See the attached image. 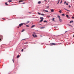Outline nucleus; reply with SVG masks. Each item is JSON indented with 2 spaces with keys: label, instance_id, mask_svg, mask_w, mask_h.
Here are the masks:
<instances>
[{
  "label": "nucleus",
  "instance_id": "obj_1",
  "mask_svg": "<svg viewBox=\"0 0 74 74\" xmlns=\"http://www.w3.org/2000/svg\"><path fill=\"white\" fill-rule=\"evenodd\" d=\"M25 24V23H22L19 24V27H21L22 26H23V24Z\"/></svg>",
  "mask_w": 74,
  "mask_h": 74
},
{
  "label": "nucleus",
  "instance_id": "obj_2",
  "mask_svg": "<svg viewBox=\"0 0 74 74\" xmlns=\"http://www.w3.org/2000/svg\"><path fill=\"white\" fill-rule=\"evenodd\" d=\"M32 36L34 37L35 38H36V37H37V36L36 34H32Z\"/></svg>",
  "mask_w": 74,
  "mask_h": 74
},
{
  "label": "nucleus",
  "instance_id": "obj_3",
  "mask_svg": "<svg viewBox=\"0 0 74 74\" xmlns=\"http://www.w3.org/2000/svg\"><path fill=\"white\" fill-rule=\"evenodd\" d=\"M50 45H56V44L54 43H50Z\"/></svg>",
  "mask_w": 74,
  "mask_h": 74
},
{
  "label": "nucleus",
  "instance_id": "obj_4",
  "mask_svg": "<svg viewBox=\"0 0 74 74\" xmlns=\"http://www.w3.org/2000/svg\"><path fill=\"white\" fill-rule=\"evenodd\" d=\"M25 1H26V0H25ZM24 1V0H20L19 1L18 3H20V2H23V1Z\"/></svg>",
  "mask_w": 74,
  "mask_h": 74
},
{
  "label": "nucleus",
  "instance_id": "obj_5",
  "mask_svg": "<svg viewBox=\"0 0 74 74\" xmlns=\"http://www.w3.org/2000/svg\"><path fill=\"white\" fill-rule=\"evenodd\" d=\"M29 22H30V21H28L27 22V23H25L26 24H27L29 23Z\"/></svg>",
  "mask_w": 74,
  "mask_h": 74
},
{
  "label": "nucleus",
  "instance_id": "obj_6",
  "mask_svg": "<svg viewBox=\"0 0 74 74\" xmlns=\"http://www.w3.org/2000/svg\"><path fill=\"white\" fill-rule=\"evenodd\" d=\"M0 37H1V38H3V36H2V35H0Z\"/></svg>",
  "mask_w": 74,
  "mask_h": 74
},
{
  "label": "nucleus",
  "instance_id": "obj_7",
  "mask_svg": "<svg viewBox=\"0 0 74 74\" xmlns=\"http://www.w3.org/2000/svg\"><path fill=\"white\" fill-rule=\"evenodd\" d=\"M44 28H45V27H41L40 28V29H44Z\"/></svg>",
  "mask_w": 74,
  "mask_h": 74
},
{
  "label": "nucleus",
  "instance_id": "obj_8",
  "mask_svg": "<svg viewBox=\"0 0 74 74\" xmlns=\"http://www.w3.org/2000/svg\"><path fill=\"white\" fill-rule=\"evenodd\" d=\"M59 21H60V22H62V19H60V18L59 19Z\"/></svg>",
  "mask_w": 74,
  "mask_h": 74
},
{
  "label": "nucleus",
  "instance_id": "obj_9",
  "mask_svg": "<svg viewBox=\"0 0 74 74\" xmlns=\"http://www.w3.org/2000/svg\"><path fill=\"white\" fill-rule=\"evenodd\" d=\"M40 19H44V18L42 17H40Z\"/></svg>",
  "mask_w": 74,
  "mask_h": 74
},
{
  "label": "nucleus",
  "instance_id": "obj_10",
  "mask_svg": "<svg viewBox=\"0 0 74 74\" xmlns=\"http://www.w3.org/2000/svg\"><path fill=\"white\" fill-rule=\"evenodd\" d=\"M12 1H11V0H9L8 1V2H12Z\"/></svg>",
  "mask_w": 74,
  "mask_h": 74
},
{
  "label": "nucleus",
  "instance_id": "obj_11",
  "mask_svg": "<svg viewBox=\"0 0 74 74\" xmlns=\"http://www.w3.org/2000/svg\"><path fill=\"white\" fill-rule=\"evenodd\" d=\"M73 22V21H70L69 22V23H72Z\"/></svg>",
  "mask_w": 74,
  "mask_h": 74
},
{
  "label": "nucleus",
  "instance_id": "obj_12",
  "mask_svg": "<svg viewBox=\"0 0 74 74\" xmlns=\"http://www.w3.org/2000/svg\"><path fill=\"white\" fill-rule=\"evenodd\" d=\"M53 11H54V10H53V9H51V12H53Z\"/></svg>",
  "mask_w": 74,
  "mask_h": 74
},
{
  "label": "nucleus",
  "instance_id": "obj_13",
  "mask_svg": "<svg viewBox=\"0 0 74 74\" xmlns=\"http://www.w3.org/2000/svg\"><path fill=\"white\" fill-rule=\"evenodd\" d=\"M35 26V25H33L31 27V28H33V27H34Z\"/></svg>",
  "mask_w": 74,
  "mask_h": 74
},
{
  "label": "nucleus",
  "instance_id": "obj_14",
  "mask_svg": "<svg viewBox=\"0 0 74 74\" xmlns=\"http://www.w3.org/2000/svg\"><path fill=\"white\" fill-rule=\"evenodd\" d=\"M38 3L40 4H41V1H38Z\"/></svg>",
  "mask_w": 74,
  "mask_h": 74
},
{
  "label": "nucleus",
  "instance_id": "obj_15",
  "mask_svg": "<svg viewBox=\"0 0 74 74\" xmlns=\"http://www.w3.org/2000/svg\"><path fill=\"white\" fill-rule=\"evenodd\" d=\"M42 21H43V20H42V19H41L40 21V22H42Z\"/></svg>",
  "mask_w": 74,
  "mask_h": 74
},
{
  "label": "nucleus",
  "instance_id": "obj_16",
  "mask_svg": "<svg viewBox=\"0 0 74 74\" xmlns=\"http://www.w3.org/2000/svg\"><path fill=\"white\" fill-rule=\"evenodd\" d=\"M59 1H60V0L58 1V2L57 3V4H58L59 3Z\"/></svg>",
  "mask_w": 74,
  "mask_h": 74
},
{
  "label": "nucleus",
  "instance_id": "obj_17",
  "mask_svg": "<svg viewBox=\"0 0 74 74\" xmlns=\"http://www.w3.org/2000/svg\"><path fill=\"white\" fill-rule=\"evenodd\" d=\"M58 18H59V19L60 18V16H58Z\"/></svg>",
  "mask_w": 74,
  "mask_h": 74
},
{
  "label": "nucleus",
  "instance_id": "obj_18",
  "mask_svg": "<svg viewBox=\"0 0 74 74\" xmlns=\"http://www.w3.org/2000/svg\"><path fill=\"white\" fill-rule=\"evenodd\" d=\"M5 5H8V4H7V2H6V3H5Z\"/></svg>",
  "mask_w": 74,
  "mask_h": 74
},
{
  "label": "nucleus",
  "instance_id": "obj_19",
  "mask_svg": "<svg viewBox=\"0 0 74 74\" xmlns=\"http://www.w3.org/2000/svg\"><path fill=\"white\" fill-rule=\"evenodd\" d=\"M20 56H19V55H18L17 57V58H19Z\"/></svg>",
  "mask_w": 74,
  "mask_h": 74
},
{
  "label": "nucleus",
  "instance_id": "obj_20",
  "mask_svg": "<svg viewBox=\"0 0 74 74\" xmlns=\"http://www.w3.org/2000/svg\"><path fill=\"white\" fill-rule=\"evenodd\" d=\"M66 17L67 18H69V15H66Z\"/></svg>",
  "mask_w": 74,
  "mask_h": 74
},
{
  "label": "nucleus",
  "instance_id": "obj_21",
  "mask_svg": "<svg viewBox=\"0 0 74 74\" xmlns=\"http://www.w3.org/2000/svg\"><path fill=\"white\" fill-rule=\"evenodd\" d=\"M55 19V18H53V19H51L52 21H54V20Z\"/></svg>",
  "mask_w": 74,
  "mask_h": 74
},
{
  "label": "nucleus",
  "instance_id": "obj_22",
  "mask_svg": "<svg viewBox=\"0 0 74 74\" xmlns=\"http://www.w3.org/2000/svg\"><path fill=\"white\" fill-rule=\"evenodd\" d=\"M59 12H60V13H62V10H60L59 11Z\"/></svg>",
  "mask_w": 74,
  "mask_h": 74
},
{
  "label": "nucleus",
  "instance_id": "obj_23",
  "mask_svg": "<svg viewBox=\"0 0 74 74\" xmlns=\"http://www.w3.org/2000/svg\"><path fill=\"white\" fill-rule=\"evenodd\" d=\"M24 31H25V29H23V30L21 31V32H24Z\"/></svg>",
  "mask_w": 74,
  "mask_h": 74
},
{
  "label": "nucleus",
  "instance_id": "obj_24",
  "mask_svg": "<svg viewBox=\"0 0 74 74\" xmlns=\"http://www.w3.org/2000/svg\"><path fill=\"white\" fill-rule=\"evenodd\" d=\"M41 15H42L43 16H44V14H41Z\"/></svg>",
  "mask_w": 74,
  "mask_h": 74
},
{
  "label": "nucleus",
  "instance_id": "obj_25",
  "mask_svg": "<svg viewBox=\"0 0 74 74\" xmlns=\"http://www.w3.org/2000/svg\"><path fill=\"white\" fill-rule=\"evenodd\" d=\"M62 16H64V14H62Z\"/></svg>",
  "mask_w": 74,
  "mask_h": 74
},
{
  "label": "nucleus",
  "instance_id": "obj_26",
  "mask_svg": "<svg viewBox=\"0 0 74 74\" xmlns=\"http://www.w3.org/2000/svg\"><path fill=\"white\" fill-rule=\"evenodd\" d=\"M26 27H29V25H26Z\"/></svg>",
  "mask_w": 74,
  "mask_h": 74
},
{
  "label": "nucleus",
  "instance_id": "obj_27",
  "mask_svg": "<svg viewBox=\"0 0 74 74\" xmlns=\"http://www.w3.org/2000/svg\"><path fill=\"white\" fill-rule=\"evenodd\" d=\"M38 14H39V15H41V14L39 12H38Z\"/></svg>",
  "mask_w": 74,
  "mask_h": 74
},
{
  "label": "nucleus",
  "instance_id": "obj_28",
  "mask_svg": "<svg viewBox=\"0 0 74 74\" xmlns=\"http://www.w3.org/2000/svg\"><path fill=\"white\" fill-rule=\"evenodd\" d=\"M12 61H13V63H14V58H13Z\"/></svg>",
  "mask_w": 74,
  "mask_h": 74
},
{
  "label": "nucleus",
  "instance_id": "obj_29",
  "mask_svg": "<svg viewBox=\"0 0 74 74\" xmlns=\"http://www.w3.org/2000/svg\"><path fill=\"white\" fill-rule=\"evenodd\" d=\"M62 1H61L60 3V4H62Z\"/></svg>",
  "mask_w": 74,
  "mask_h": 74
},
{
  "label": "nucleus",
  "instance_id": "obj_30",
  "mask_svg": "<svg viewBox=\"0 0 74 74\" xmlns=\"http://www.w3.org/2000/svg\"><path fill=\"white\" fill-rule=\"evenodd\" d=\"M72 19H74V17L72 16Z\"/></svg>",
  "mask_w": 74,
  "mask_h": 74
},
{
  "label": "nucleus",
  "instance_id": "obj_31",
  "mask_svg": "<svg viewBox=\"0 0 74 74\" xmlns=\"http://www.w3.org/2000/svg\"><path fill=\"white\" fill-rule=\"evenodd\" d=\"M68 25L69 26H71V25H69V24H68Z\"/></svg>",
  "mask_w": 74,
  "mask_h": 74
},
{
  "label": "nucleus",
  "instance_id": "obj_32",
  "mask_svg": "<svg viewBox=\"0 0 74 74\" xmlns=\"http://www.w3.org/2000/svg\"><path fill=\"white\" fill-rule=\"evenodd\" d=\"M21 51L22 52H23V49H22V50H21Z\"/></svg>",
  "mask_w": 74,
  "mask_h": 74
},
{
  "label": "nucleus",
  "instance_id": "obj_33",
  "mask_svg": "<svg viewBox=\"0 0 74 74\" xmlns=\"http://www.w3.org/2000/svg\"><path fill=\"white\" fill-rule=\"evenodd\" d=\"M66 5H68V3H66Z\"/></svg>",
  "mask_w": 74,
  "mask_h": 74
},
{
  "label": "nucleus",
  "instance_id": "obj_34",
  "mask_svg": "<svg viewBox=\"0 0 74 74\" xmlns=\"http://www.w3.org/2000/svg\"><path fill=\"white\" fill-rule=\"evenodd\" d=\"M66 3V1H65L64 2V4H65Z\"/></svg>",
  "mask_w": 74,
  "mask_h": 74
},
{
  "label": "nucleus",
  "instance_id": "obj_35",
  "mask_svg": "<svg viewBox=\"0 0 74 74\" xmlns=\"http://www.w3.org/2000/svg\"><path fill=\"white\" fill-rule=\"evenodd\" d=\"M43 11H45V12H47V10H43Z\"/></svg>",
  "mask_w": 74,
  "mask_h": 74
},
{
  "label": "nucleus",
  "instance_id": "obj_36",
  "mask_svg": "<svg viewBox=\"0 0 74 74\" xmlns=\"http://www.w3.org/2000/svg\"><path fill=\"white\" fill-rule=\"evenodd\" d=\"M69 8H70V7H71V6H70V5H69Z\"/></svg>",
  "mask_w": 74,
  "mask_h": 74
},
{
  "label": "nucleus",
  "instance_id": "obj_37",
  "mask_svg": "<svg viewBox=\"0 0 74 74\" xmlns=\"http://www.w3.org/2000/svg\"><path fill=\"white\" fill-rule=\"evenodd\" d=\"M47 17H48V18H49V17H50V16H47Z\"/></svg>",
  "mask_w": 74,
  "mask_h": 74
},
{
  "label": "nucleus",
  "instance_id": "obj_38",
  "mask_svg": "<svg viewBox=\"0 0 74 74\" xmlns=\"http://www.w3.org/2000/svg\"><path fill=\"white\" fill-rule=\"evenodd\" d=\"M25 3H23L22 4H25Z\"/></svg>",
  "mask_w": 74,
  "mask_h": 74
},
{
  "label": "nucleus",
  "instance_id": "obj_39",
  "mask_svg": "<svg viewBox=\"0 0 74 74\" xmlns=\"http://www.w3.org/2000/svg\"><path fill=\"white\" fill-rule=\"evenodd\" d=\"M44 22H47V21H44Z\"/></svg>",
  "mask_w": 74,
  "mask_h": 74
},
{
  "label": "nucleus",
  "instance_id": "obj_40",
  "mask_svg": "<svg viewBox=\"0 0 74 74\" xmlns=\"http://www.w3.org/2000/svg\"><path fill=\"white\" fill-rule=\"evenodd\" d=\"M25 44H27V42H26Z\"/></svg>",
  "mask_w": 74,
  "mask_h": 74
},
{
  "label": "nucleus",
  "instance_id": "obj_41",
  "mask_svg": "<svg viewBox=\"0 0 74 74\" xmlns=\"http://www.w3.org/2000/svg\"><path fill=\"white\" fill-rule=\"evenodd\" d=\"M48 12V10H47V12Z\"/></svg>",
  "mask_w": 74,
  "mask_h": 74
},
{
  "label": "nucleus",
  "instance_id": "obj_42",
  "mask_svg": "<svg viewBox=\"0 0 74 74\" xmlns=\"http://www.w3.org/2000/svg\"><path fill=\"white\" fill-rule=\"evenodd\" d=\"M33 34H36V33H35V32H34V33H33Z\"/></svg>",
  "mask_w": 74,
  "mask_h": 74
},
{
  "label": "nucleus",
  "instance_id": "obj_43",
  "mask_svg": "<svg viewBox=\"0 0 74 74\" xmlns=\"http://www.w3.org/2000/svg\"><path fill=\"white\" fill-rule=\"evenodd\" d=\"M47 8H49V6H47Z\"/></svg>",
  "mask_w": 74,
  "mask_h": 74
},
{
  "label": "nucleus",
  "instance_id": "obj_44",
  "mask_svg": "<svg viewBox=\"0 0 74 74\" xmlns=\"http://www.w3.org/2000/svg\"><path fill=\"white\" fill-rule=\"evenodd\" d=\"M74 37V34L73 35V37Z\"/></svg>",
  "mask_w": 74,
  "mask_h": 74
},
{
  "label": "nucleus",
  "instance_id": "obj_45",
  "mask_svg": "<svg viewBox=\"0 0 74 74\" xmlns=\"http://www.w3.org/2000/svg\"><path fill=\"white\" fill-rule=\"evenodd\" d=\"M3 19L4 20L5 19V18H3Z\"/></svg>",
  "mask_w": 74,
  "mask_h": 74
},
{
  "label": "nucleus",
  "instance_id": "obj_46",
  "mask_svg": "<svg viewBox=\"0 0 74 74\" xmlns=\"http://www.w3.org/2000/svg\"><path fill=\"white\" fill-rule=\"evenodd\" d=\"M66 11H69V10H66Z\"/></svg>",
  "mask_w": 74,
  "mask_h": 74
},
{
  "label": "nucleus",
  "instance_id": "obj_47",
  "mask_svg": "<svg viewBox=\"0 0 74 74\" xmlns=\"http://www.w3.org/2000/svg\"><path fill=\"white\" fill-rule=\"evenodd\" d=\"M26 40V39H23L22 40Z\"/></svg>",
  "mask_w": 74,
  "mask_h": 74
},
{
  "label": "nucleus",
  "instance_id": "obj_48",
  "mask_svg": "<svg viewBox=\"0 0 74 74\" xmlns=\"http://www.w3.org/2000/svg\"><path fill=\"white\" fill-rule=\"evenodd\" d=\"M18 28H19V27H18Z\"/></svg>",
  "mask_w": 74,
  "mask_h": 74
},
{
  "label": "nucleus",
  "instance_id": "obj_49",
  "mask_svg": "<svg viewBox=\"0 0 74 74\" xmlns=\"http://www.w3.org/2000/svg\"><path fill=\"white\" fill-rule=\"evenodd\" d=\"M0 41H1V39L0 38Z\"/></svg>",
  "mask_w": 74,
  "mask_h": 74
},
{
  "label": "nucleus",
  "instance_id": "obj_50",
  "mask_svg": "<svg viewBox=\"0 0 74 74\" xmlns=\"http://www.w3.org/2000/svg\"><path fill=\"white\" fill-rule=\"evenodd\" d=\"M65 10H67V9H65Z\"/></svg>",
  "mask_w": 74,
  "mask_h": 74
},
{
  "label": "nucleus",
  "instance_id": "obj_51",
  "mask_svg": "<svg viewBox=\"0 0 74 74\" xmlns=\"http://www.w3.org/2000/svg\"><path fill=\"white\" fill-rule=\"evenodd\" d=\"M66 32H67V31L65 32V33H66Z\"/></svg>",
  "mask_w": 74,
  "mask_h": 74
},
{
  "label": "nucleus",
  "instance_id": "obj_52",
  "mask_svg": "<svg viewBox=\"0 0 74 74\" xmlns=\"http://www.w3.org/2000/svg\"><path fill=\"white\" fill-rule=\"evenodd\" d=\"M40 25H41V24H40Z\"/></svg>",
  "mask_w": 74,
  "mask_h": 74
},
{
  "label": "nucleus",
  "instance_id": "obj_53",
  "mask_svg": "<svg viewBox=\"0 0 74 74\" xmlns=\"http://www.w3.org/2000/svg\"><path fill=\"white\" fill-rule=\"evenodd\" d=\"M54 27L55 28V27Z\"/></svg>",
  "mask_w": 74,
  "mask_h": 74
},
{
  "label": "nucleus",
  "instance_id": "obj_54",
  "mask_svg": "<svg viewBox=\"0 0 74 74\" xmlns=\"http://www.w3.org/2000/svg\"><path fill=\"white\" fill-rule=\"evenodd\" d=\"M45 0V1H46V0Z\"/></svg>",
  "mask_w": 74,
  "mask_h": 74
}]
</instances>
